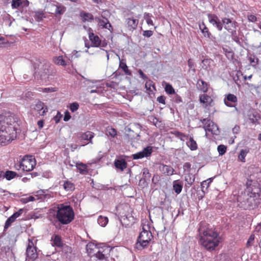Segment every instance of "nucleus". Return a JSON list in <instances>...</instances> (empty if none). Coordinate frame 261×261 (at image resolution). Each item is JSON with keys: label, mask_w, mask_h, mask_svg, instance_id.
Instances as JSON below:
<instances>
[{"label": "nucleus", "mask_w": 261, "mask_h": 261, "mask_svg": "<svg viewBox=\"0 0 261 261\" xmlns=\"http://www.w3.org/2000/svg\"><path fill=\"white\" fill-rule=\"evenodd\" d=\"M148 121L160 129H162L164 127L165 124L163 122L155 117L154 115H149Z\"/></svg>", "instance_id": "18"}, {"label": "nucleus", "mask_w": 261, "mask_h": 261, "mask_svg": "<svg viewBox=\"0 0 261 261\" xmlns=\"http://www.w3.org/2000/svg\"><path fill=\"white\" fill-rule=\"evenodd\" d=\"M26 256L25 261H34L38 257L36 247L34 246L33 242L30 240L26 249Z\"/></svg>", "instance_id": "10"}, {"label": "nucleus", "mask_w": 261, "mask_h": 261, "mask_svg": "<svg viewBox=\"0 0 261 261\" xmlns=\"http://www.w3.org/2000/svg\"><path fill=\"white\" fill-rule=\"evenodd\" d=\"M187 144L191 150H195L197 148L196 142L192 137H190L189 141L187 142Z\"/></svg>", "instance_id": "37"}, {"label": "nucleus", "mask_w": 261, "mask_h": 261, "mask_svg": "<svg viewBox=\"0 0 261 261\" xmlns=\"http://www.w3.org/2000/svg\"><path fill=\"white\" fill-rule=\"evenodd\" d=\"M51 241H53V245L58 247L59 248H62L63 246V243L62 241L60 236L57 234H55L52 237Z\"/></svg>", "instance_id": "26"}, {"label": "nucleus", "mask_w": 261, "mask_h": 261, "mask_svg": "<svg viewBox=\"0 0 261 261\" xmlns=\"http://www.w3.org/2000/svg\"><path fill=\"white\" fill-rule=\"evenodd\" d=\"M57 218L63 224L70 223L74 218V212L70 205L60 204L58 206Z\"/></svg>", "instance_id": "3"}, {"label": "nucleus", "mask_w": 261, "mask_h": 261, "mask_svg": "<svg viewBox=\"0 0 261 261\" xmlns=\"http://www.w3.org/2000/svg\"><path fill=\"white\" fill-rule=\"evenodd\" d=\"M213 180V178H210L207 179L206 180L203 181L201 182V186L202 187V188H203L204 187H206L207 188L208 187L209 185L212 182Z\"/></svg>", "instance_id": "50"}, {"label": "nucleus", "mask_w": 261, "mask_h": 261, "mask_svg": "<svg viewBox=\"0 0 261 261\" xmlns=\"http://www.w3.org/2000/svg\"><path fill=\"white\" fill-rule=\"evenodd\" d=\"M219 155H222L225 154L226 151V147L224 145H220L217 147Z\"/></svg>", "instance_id": "48"}, {"label": "nucleus", "mask_w": 261, "mask_h": 261, "mask_svg": "<svg viewBox=\"0 0 261 261\" xmlns=\"http://www.w3.org/2000/svg\"><path fill=\"white\" fill-rule=\"evenodd\" d=\"M184 169L185 170H189L191 168V164L189 163H185L183 166Z\"/></svg>", "instance_id": "59"}, {"label": "nucleus", "mask_w": 261, "mask_h": 261, "mask_svg": "<svg viewBox=\"0 0 261 261\" xmlns=\"http://www.w3.org/2000/svg\"><path fill=\"white\" fill-rule=\"evenodd\" d=\"M125 130L126 132L125 137L128 140L132 142H136V141L139 140L141 131L140 125L138 124L127 127Z\"/></svg>", "instance_id": "6"}, {"label": "nucleus", "mask_w": 261, "mask_h": 261, "mask_svg": "<svg viewBox=\"0 0 261 261\" xmlns=\"http://www.w3.org/2000/svg\"><path fill=\"white\" fill-rule=\"evenodd\" d=\"M63 115H56L54 117V120L55 121L56 123H58L61 118H62Z\"/></svg>", "instance_id": "63"}, {"label": "nucleus", "mask_w": 261, "mask_h": 261, "mask_svg": "<svg viewBox=\"0 0 261 261\" xmlns=\"http://www.w3.org/2000/svg\"><path fill=\"white\" fill-rule=\"evenodd\" d=\"M150 17V16L149 13L145 14L144 18L146 19L147 23L149 25H153V21Z\"/></svg>", "instance_id": "53"}, {"label": "nucleus", "mask_w": 261, "mask_h": 261, "mask_svg": "<svg viewBox=\"0 0 261 261\" xmlns=\"http://www.w3.org/2000/svg\"><path fill=\"white\" fill-rule=\"evenodd\" d=\"M77 168L79 170V172L82 174H84L87 172V166L86 165L82 163L77 164Z\"/></svg>", "instance_id": "45"}, {"label": "nucleus", "mask_w": 261, "mask_h": 261, "mask_svg": "<svg viewBox=\"0 0 261 261\" xmlns=\"http://www.w3.org/2000/svg\"><path fill=\"white\" fill-rule=\"evenodd\" d=\"M249 60L250 64H254L253 65L255 66L257 64L258 59V58H255L254 56H251L249 58Z\"/></svg>", "instance_id": "55"}, {"label": "nucleus", "mask_w": 261, "mask_h": 261, "mask_svg": "<svg viewBox=\"0 0 261 261\" xmlns=\"http://www.w3.org/2000/svg\"><path fill=\"white\" fill-rule=\"evenodd\" d=\"M37 124L38 126V127L39 129H41L43 127L44 125V120H40L37 122Z\"/></svg>", "instance_id": "60"}, {"label": "nucleus", "mask_w": 261, "mask_h": 261, "mask_svg": "<svg viewBox=\"0 0 261 261\" xmlns=\"http://www.w3.org/2000/svg\"><path fill=\"white\" fill-rule=\"evenodd\" d=\"M152 152V148L151 146H147L140 152H138L133 154V158L134 160L142 159L144 157H148L150 156Z\"/></svg>", "instance_id": "12"}, {"label": "nucleus", "mask_w": 261, "mask_h": 261, "mask_svg": "<svg viewBox=\"0 0 261 261\" xmlns=\"http://www.w3.org/2000/svg\"><path fill=\"white\" fill-rule=\"evenodd\" d=\"M222 23L223 25L224 24V28L227 30H231V27H233L234 23L231 21V20L227 18H224L222 20Z\"/></svg>", "instance_id": "34"}, {"label": "nucleus", "mask_w": 261, "mask_h": 261, "mask_svg": "<svg viewBox=\"0 0 261 261\" xmlns=\"http://www.w3.org/2000/svg\"><path fill=\"white\" fill-rule=\"evenodd\" d=\"M80 135L79 138H81L82 140L89 141V143H92V139L94 137L93 133L87 131L80 134Z\"/></svg>", "instance_id": "27"}, {"label": "nucleus", "mask_w": 261, "mask_h": 261, "mask_svg": "<svg viewBox=\"0 0 261 261\" xmlns=\"http://www.w3.org/2000/svg\"><path fill=\"white\" fill-rule=\"evenodd\" d=\"M249 150L246 149H242L240 152V154L239 155V159L242 162H245V156H246L247 153L248 152Z\"/></svg>", "instance_id": "44"}, {"label": "nucleus", "mask_w": 261, "mask_h": 261, "mask_svg": "<svg viewBox=\"0 0 261 261\" xmlns=\"http://www.w3.org/2000/svg\"><path fill=\"white\" fill-rule=\"evenodd\" d=\"M199 29L204 37H207L210 39L212 40L213 37L209 32L208 28L206 27L204 22H202L201 24H199Z\"/></svg>", "instance_id": "25"}, {"label": "nucleus", "mask_w": 261, "mask_h": 261, "mask_svg": "<svg viewBox=\"0 0 261 261\" xmlns=\"http://www.w3.org/2000/svg\"><path fill=\"white\" fill-rule=\"evenodd\" d=\"M53 61L54 63L57 65H61L63 66H65L66 65V61L63 59L62 56L55 57Z\"/></svg>", "instance_id": "35"}, {"label": "nucleus", "mask_w": 261, "mask_h": 261, "mask_svg": "<svg viewBox=\"0 0 261 261\" xmlns=\"http://www.w3.org/2000/svg\"><path fill=\"white\" fill-rule=\"evenodd\" d=\"M114 165L116 169L123 171L127 167V164L124 159H117L114 162Z\"/></svg>", "instance_id": "22"}, {"label": "nucleus", "mask_w": 261, "mask_h": 261, "mask_svg": "<svg viewBox=\"0 0 261 261\" xmlns=\"http://www.w3.org/2000/svg\"><path fill=\"white\" fill-rule=\"evenodd\" d=\"M17 175V173L12 171L8 170L5 174H4V177H5L7 180H10L14 178Z\"/></svg>", "instance_id": "39"}, {"label": "nucleus", "mask_w": 261, "mask_h": 261, "mask_svg": "<svg viewBox=\"0 0 261 261\" xmlns=\"http://www.w3.org/2000/svg\"><path fill=\"white\" fill-rule=\"evenodd\" d=\"M185 179L186 182V186L189 187L195 181V175L191 173L187 174L185 175Z\"/></svg>", "instance_id": "33"}, {"label": "nucleus", "mask_w": 261, "mask_h": 261, "mask_svg": "<svg viewBox=\"0 0 261 261\" xmlns=\"http://www.w3.org/2000/svg\"><path fill=\"white\" fill-rule=\"evenodd\" d=\"M32 109L36 110L39 113L42 110V114L47 112V108L45 107L44 103L41 101H38L35 105H33Z\"/></svg>", "instance_id": "23"}, {"label": "nucleus", "mask_w": 261, "mask_h": 261, "mask_svg": "<svg viewBox=\"0 0 261 261\" xmlns=\"http://www.w3.org/2000/svg\"><path fill=\"white\" fill-rule=\"evenodd\" d=\"M15 121L11 115H0V144L6 145L14 140L15 136L11 134L15 127L12 126Z\"/></svg>", "instance_id": "2"}, {"label": "nucleus", "mask_w": 261, "mask_h": 261, "mask_svg": "<svg viewBox=\"0 0 261 261\" xmlns=\"http://www.w3.org/2000/svg\"><path fill=\"white\" fill-rule=\"evenodd\" d=\"M240 131V127L238 125H236L233 128H232V132L233 134H238Z\"/></svg>", "instance_id": "62"}, {"label": "nucleus", "mask_w": 261, "mask_h": 261, "mask_svg": "<svg viewBox=\"0 0 261 261\" xmlns=\"http://www.w3.org/2000/svg\"><path fill=\"white\" fill-rule=\"evenodd\" d=\"M119 67L123 70L125 74L128 75H130L132 74L131 72L128 70V67L125 62L120 61Z\"/></svg>", "instance_id": "41"}, {"label": "nucleus", "mask_w": 261, "mask_h": 261, "mask_svg": "<svg viewBox=\"0 0 261 261\" xmlns=\"http://www.w3.org/2000/svg\"><path fill=\"white\" fill-rule=\"evenodd\" d=\"M165 90V91L168 94H173L175 92L174 89H173L172 86L169 84H167L166 85Z\"/></svg>", "instance_id": "49"}, {"label": "nucleus", "mask_w": 261, "mask_h": 261, "mask_svg": "<svg viewBox=\"0 0 261 261\" xmlns=\"http://www.w3.org/2000/svg\"><path fill=\"white\" fill-rule=\"evenodd\" d=\"M237 101V97L232 94H228L226 97L224 98V103L228 107H234V103H236Z\"/></svg>", "instance_id": "19"}, {"label": "nucleus", "mask_w": 261, "mask_h": 261, "mask_svg": "<svg viewBox=\"0 0 261 261\" xmlns=\"http://www.w3.org/2000/svg\"><path fill=\"white\" fill-rule=\"evenodd\" d=\"M117 133L116 129L112 128V127L108 126L106 128V134L107 136H110L111 137L114 138L116 136Z\"/></svg>", "instance_id": "38"}, {"label": "nucleus", "mask_w": 261, "mask_h": 261, "mask_svg": "<svg viewBox=\"0 0 261 261\" xmlns=\"http://www.w3.org/2000/svg\"><path fill=\"white\" fill-rule=\"evenodd\" d=\"M23 212V210L22 208H20L18 211L14 213L11 217H10L5 223L4 230L7 229L11 226V224L15 221L16 219L22 214Z\"/></svg>", "instance_id": "13"}, {"label": "nucleus", "mask_w": 261, "mask_h": 261, "mask_svg": "<svg viewBox=\"0 0 261 261\" xmlns=\"http://www.w3.org/2000/svg\"><path fill=\"white\" fill-rule=\"evenodd\" d=\"M95 19L97 20L99 25L102 27L103 28L110 30L111 28H112L109 21L106 18H105L104 19H101L99 18H95Z\"/></svg>", "instance_id": "28"}, {"label": "nucleus", "mask_w": 261, "mask_h": 261, "mask_svg": "<svg viewBox=\"0 0 261 261\" xmlns=\"http://www.w3.org/2000/svg\"><path fill=\"white\" fill-rule=\"evenodd\" d=\"M80 16L82 19L83 21H92L94 20V17L91 13L82 11L80 13Z\"/></svg>", "instance_id": "29"}, {"label": "nucleus", "mask_w": 261, "mask_h": 261, "mask_svg": "<svg viewBox=\"0 0 261 261\" xmlns=\"http://www.w3.org/2000/svg\"><path fill=\"white\" fill-rule=\"evenodd\" d=\"M199 100L201 103L205 105L204 107L206 109L205 112L209 114H214L216 110L212 105V98L207 94H202L200 96Z\"/></svg>", "instance_id": "7"}, {"label": "nucleus", "mask_w": 261, "mask_h": 261, "mask_svg": "<svg viewBox=\"0 0 261 261\" xmlns=\"http://www.w3.org/2000/svg\"><path fill=\"white\" fill-rule=\"evenodd\" d=\"M89 38L93 46L98 47L100 45L101 41L98 36L95 35L93 33H90Z\"/></svg>", "instance_id": "24"}, {"label": "nucleus", "mask_w": 261, "mask_h": 261, "mask_svg": "<svg viewBox=\"0 0 261 261\" xmlns=\"http://www.w3.org/2000/svg\"><path fill=\"white\" fill-rule=\"evenodd\" d=\"M175 101L177 103H179L182 101V99L180 96L176 95L175 98Z\"/></svg>", "instance_id": "64"}, {"label": "nucleus", "mask_w": 261, "mask_h": 261, "mask_svg": "<svg viewBox=\"0 0 261 261\" xmlns=\"http://www.w3.org/2000/svg\"><path fill=\"white\" fill-rule=\"evenodd\" d=\"M259 118V115H249V120L252 123H255Z\"/></svg>", "instance_id": "51"}, {"label": "nucleus", "mask_w": 261, "mask_h": 261, "mask_svg": "<svg viewBox=\"0 0 261 261\" xmlns=\"http://www.w3.org/2000/svg\"><path fill=\"white\" fill-rule=\"evenodd\" d=\"M153 34V32L151 30L144 31L143 32V35L146 37H150Z\"/></svg>", "instance_id": "56"}, {"label": "nucleus", "mask_w": 261, "mask_h": 261, "mask_svg": "<svg viewBox=\"0 0 261 261\" xmlns=\"http://www.w3.org/2000/svg\"><path fill=\"white\" fill-rule=\"evenodd\" d=\"M22 4L21 0H12L11 6L13 9H17Z\"/></svg>", "instance_id": "47"}, {"label": "nucleus", "mask_w": 261, "mask_h": 261, "mask_svg": "<svg viewBox=\"0 0 261 261\" xmlns=\"http://www.w3.org/2000/svg\"><path fill=\"white\" fill-rule=\"evenodd\" d=\"M200 121L203 124V128L206 132H211L213 134L216 135L219 134L220 130L218 126L210 119L207 118L203 119H200Z\"/></svg>", "instance_id": "8"}, {"label": "nucleus", "mask_w": 261, "mask_h": 261, "mask_svg": "<svg viewBox=\"0 0 261 261\" xmlns=\"http://www.w3.org/2000/svg\"><path fill=\"white\" fill-rule=\"evenodd\" d=\"M57 91V89L56 88H46L44 89L43 91L45 92H55Z\"/></svg>", "instance_id": "58"}, {"label": "nucleus", "mask_w": 261, "mask_h": 261, "mask_svg": "<svg viewBox=\"0 0 261 261\" xmlns=\"http://www.w3.org/2000/svg\"><path fill=\"white\" fill-rule=\"evenodd\" d=\"M173 190L175 193L179 194L181 192L182 188V183L179 180H175L173 182Z\"/></svg>", "instance_id": "32"}, {"label": "nucleus", "mask_w": 261, "mask_h": 261, "mask_svg": "<svg viewBox=\"0 0 261 261\" xmlns=\"http://www.w3.org/2000/svg\"><path fill=\"white\" fill-rule=\"evenodd\" d=\"M160 171L166 175H171L173 174L174 169L170 166L162 164L159 167Z\"/></svg>", "instance_id": "20"}, {"label": "nucleus", "mask_w": 261, "mask_h": 261, "mask_svg": "<svg viewBox=\"0 0 261 261\" xmlns=\"http://www.w3.org/2000/svg\"><path fill=\"white\" fill-rule=\"evenodd\" d=\"M98 223L101 226H105L108 222V218L107 217L99 216L97 219Z\"/></svg>", "instance_id": "40"}, {"label": "nucleus", "mask_w": 261, "mask_h": 261, "mask_svg": "<svg viewBox=\"0 0 261 261\" xmlns=\"http://www.w3.org/2000/svg\"><path fill=\"white\" fill-rule=\"evenodd\" d=\"M165 97L164 96H160L158 97L157 100L159 103L165 104Z\"/></svg>", "instance_id": "57"}, {"label": "nucleus", "mask_w": 261, "mask_h": 261, "mask_svg": "<svg viewBox=\"0 0 261 261\" xmlns=\"http://www.w3.org/2000/svg\"><path fill=\"white\" fill-rule=\"evenodd\" d=\"M169 134L174 135L176 137L178 138L182 141H184L185 138H188V137L186 136L184 134L176 130L171 131Z\"/></svg>", "instance_id": "42"}, {"label": "nucleus", "mask_w": 261, "mask_h": 261, "mask_svg": "<svg viewBox=\"0 0 261 261\" xmlns=\"http://www.w3.org/2000/svg\"><path fill=\"white\" fill-rule=\"evenodd\" d=\"M63 187L66 191L71 192L74 190V185L69 181H65L63 184Z\"/></svg>", "instance_id": "36"}, {"label": "nucleus", "mask_w": 261, "mask_h": 261, "mask_svg": "<svg viewBox=\"0 0 261 261\" xmlns=\"http://www.w3.org/2000/svg\"><path fill=\"white\" fill-rule=\"evenodd\" d=\"M95 256L96 258L101 260H105L106 259V257L105 254L102 253L100 249L97 250L96 252L94 253V256Z\"/></svg>", "instance_id": "43"}, {"label": "nucleus", "mask_w": 261, "mask_h": 261, "mask_svg": "<svg viewBox=\"0 0 261 261\" xmlns=\"http://www.w3.org/2000/svg\"><path fill=\"white\" fill-rule=\"evenodd\" d=\"M86 250L88 255L92 256H94V253L97 251L98 248L94 244L88 243L86 246Z\"/></svg>", "instance_id": "30"}, {"label": "nucleus", "mask_w": 261, "mask_h": 261, "mask_svg": "<svg viewBox=\"0 0 261 261\" xmlns=\"http://www.w3.org/2000/svg\"><path fill=\"white\" fill-rule=\"evenodd\" d=\"M138 72H139L140 76L143 79L145 80V79H147V76L143 73V72L141 69L139 70Z\"/></svg>", "instance_id": "61"}, {"label": "nucleus", "mask_w": 261, "mask_h": 261, "mask_svg": "<svg viewBox=\"0 0 261 261\" xmlns=\"http://www.w3.org/2000/svg\"><path fill=\"white\" fill-rule=\"evenodd\" d=\"M20 166H22V171H31L36 166V161L32 156H24L21 159Z\"/></svg>", "instance_id": "9"}, {"label": "nucleus", "mask_w": 261, "mask_h": 261, "mask_svg": "<svg viewBox=\"0 0 261 261\" xmlns=\"http://www.w3.org/2000/svg\"><path fill=\"white\" fill-rule=\"evenodd\" d=\"M127 27L130 31L136 29L138 24V20L134 18H127L125 20Z\"/></svg>", "instance_id": "21"}, {"label": "nucleus", "mask_w": 261, "mask_h": 261, "mask_svg": "<svg viewBox=\"0 0 261 261\" xmlns=\"http://www.w3.org/2000/svg\"><path fill=\"white\" fill-rule=\"evenodd\" d=\"M44 17V14L42 11L36 12L35 18L37 21H40Z\"/></svg>", "instance_id": "46"}, {"label": "nucleus", "mask_w": 261, "mask_h": 261, "mask_svg": "<svg viewBox=\"0 0 261 261\" xmlns=\"http://www.w3.org/2000/svg\"><path fill=\"white\" fill-rule=\"evenodd\" d=\"M121 223L123 226L128 227L134 222V218L131 215H127L121 216L120 219Z\"/></svg>", "instance_id": "17"}, {"label": "nucleus", "mask_w": 261, "mask_h": 261, "mask_svg": "<svg viewBox=\"0 0 261 261\" xmlns=\"http://www.w3.org/2000/svg\"><path fill=\"white\" fill-rule=\"evenodd\" d=\"M197 88L203 92L207 91V84L202 80H199L197 82Z\"/></svg>", "instance_id": "31"}, {"label": "nucleus", "mask_w": 261, "mask_h": 261, "mask_svg": "<svg viewBox=\"0 0 261 261\" xmlns=\"http://www.w3.org/2000/svg\"><path fill=\"white\" fill-rule=\"evenodd\" d=\"M79 107V105L77 102H73L70 104V109L72 113L76 111Z\"/></svg>", "instance_id": "52"}, {"label": "nucleus", "mask_w": 261, "mask_h": 261, "mask_svg": "<svg viewBox=\"0 0 261 261\" xmlns=\"http://www.w3.org/2000/svg\"><path fill=\"white\" fill-rule=\"evenodd\" d=\"M49 5L53 8H55L54 14L57 16L63 14L66 10V8L61 4L56 2V4H50Z\"/></svg>", "instance_id": "16"}, {"label": "nucleus", "mask_w": 261, "mask_h": 261, "mask_svg": "<svg viewBox=\"0 0 261 261\" xmlns=\"http://www.w3.org/2000/svg\"><path fill=\"white\" fill-rule=\"evenodd\" d=\"M142 171V177L139 181V185L146 186L147 185V181L150 180L151 174L147 168H143Z\"/></svg>", "instance_id": "15"}, {"label": "nucleus", "mask_w": 261, "mask_h": 261, "mask_svg": "<svg viewBox=\"0 0 261 261\" xmlns=\"http://www.w3.org/2000/svg\"><path fill=\"white\" fill-rule=\"evenodd\" d=\"M247 18L249 22H255L257 21L256 16L253 14H248Z\"/></svg>", "instance_id": "54"}, {"label": "nucleus", "mask_w": 261, "mask_h": 261, "mask_svg": "<svg viewBox=\"0 0 261 261\" xmlns=\"http://www.w3.org/2000/svg\"><path fill=\"white\" fill-rule=\"evenodd\" d=\"M152 237L150 231H141L135 245L136 249L141 250L147 247Z\"/></svg>", "instance_id": "4"}, {"label": "nucleus", "mask_w": 261, "mask_h": 261, "mask_svg": "<svg viewBox=\"0 0 261 261\" xmlns=\"http://www.w3.org/2000/svg\"><path fill=\"white\" fill-rule=\"evenodd\" d=\"M248 191L254 197H258L261 193V189L259 185L257 182H254L247 188Z\"/></svg>", "instance_id": "14"}, {"label": "nucleus", "mask_w": 261, "mask_h": 261, "mask_svg": "<svg viewBox=\"0 0 261 261\" xmlns=\"http://www.w3.org/2000/svg\"><path fill=\"white\" fill-rule=\"evenodd\" d=\"M38 62L40 64H43L39 73L41 79H46L48 77L49 75H53L55 73V70L49 62L40 59H39Z\"/></svg>", "instance_id": "5"}, {"label": "nucleus", "mask_w": 261, "mask_h": 261, "mask_svg": "<svg viewBox=\"0 0 261 261\" xmlns=\"http://www.w3.org/2000/svg\"><path fill=\"white\" fill-rule=\"evenodd\" d=\"M199 243L205 249L212 251L218 246L221 238L219 234L212 229H205L202 225L198 229Z\"/></svg>", "instance_id": "1"}, {"label": "nucleus", "mask_w": 261, "mask_h": 261, "mask_svg": "<svg viewBox=\"0 0 261 261\" xmlns=\"http://www.w3.org/2000/svg\"><path fill=\"white\" fill-rule=\"evenodd\" d=\"M207 17L209 22L212 24L214 27H215L219 31H222L223 28V23L217 17V15L214 14L208 13Z\"/></svg>", "instance_id": "11"}]
</instances>
